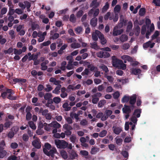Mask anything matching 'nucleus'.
Segmentation results:
<instances>
[{
  "instance_id": "nucleus-1",
  "label": "nucleus",
  "mask_w": 160,
  "mask_h": 160,
  "mask_svg": "<svg viewBox=\"0 0 160 160\" xmlns=\"http://www.w3.org/2000/svg\"><path fill=\"white\" fill-rule=\"evenodd\" d=\"M0 92H2L0 97L3 99H5L7 98L10 100H15L17 98V96L12 95L14 93V92L12 89L5 88L3 89L0 90Z\"/></svg>"
},
{
  "instance_id": "nucleus-2",
  "label": "nucleus",
  "mask_w": 160,
  "mask_h": 160,
  "mask_svg": "<svg viewBox=\"0 0 160 160\" xmlns=\"http://www.w3.org/2000/svg\"><path fill=\"white\" fill-rule=\"evenodd\" d=\"M55 143L58 148L64 149L67 147L68 143L64 140H55Z\"/></svg>"
},
{
  "instance_id": "nucleus-3",
  "label": "nucleus",
  "mask_w": 160,
  "mask_h": 160,
  "mask_svg": "<svg viewBox=\"0 0 160 160\" xmlns=\"http://www.w3.org/2000/svg\"><path fill=\"white\" fill-rule=\"evenodd\" d=\"M97 56L100 58H108L110 56L109 53L105 51H100L97 53Z\"/></svg>"
},
{
  "instance_id": "nucleus-4",
  "label": "nucleus",
  "mask_w": 160,
  "mask_h": 160,
  "mask_svg": "<svg viewBox=\"0 0 160 160\" xmlns=\"http://www.w3.org/2000/svg\"><path fill=\"white\" fill-rule=\"evenodd\" d=\"M137 96L136 94H133L132 96L130 97V99L129 100V103L131 107L134 108L135 107L134 105L136 102Z\"/></svg>"
},
{
  "instance_id": "nucleus-5",
  "label": "nucleus",
  "mask_w": 160,
  "mask_h": 160,
  "mask_svg": "<svg viewBox=\"0 0 160 160\" xmlns=\"http://www.w3.org/2000/svg\"><path fill=\"white\" fill-rule=\"evenodd\" d=\"M57 152L56 148L54 147H53L48 151L45 154L48 156H51L52 157H54V155Z\"/></svg>"
},
{
  "instance_id": "nucleus-6",
  "label": "nucleus",
  "mask_w": 160,
  "mask_h": 160,
  "mask_svg": "<svg viewBox=\"0 0 160 160\" xmlns=\"http://www.w3.org/2000/svg\"><path fill=\"white\" fill-rule=\"evenodd\" d=\"M122 60L118 59L114 56L112 58V64L114 67H118L120 65Z\"/></svg>"
},
{
  "instance_id": "nucleus-7",
  "label": "nucleus",
  "mask_w": 160,
  "mask_h": 160,
  "mask_svg": "<svg viewBox=\"0 0 160 160\" xmlns=\"http://www.w3.org/2000/svg\"><path fill=\"white\" fill-rule=\"evenodd\" d=\"M124 108L122 109L123 112L125 114H129L131 112V109H133L132 107H131V106H128L125 104Z\"/></svg>"
},
{
  "instance_id": "nucleus-8",
  "label": "nucleus",
  "mask_w": 160,
  "mask_h": 160,
  "mask_svg": "<svg viewBox=\"0 0 160 160\" xmlns=\"http://www.w3.org/2000/svg\"><path fill=\"white\" fill-rule=\"evenodd\" d=\"M32 145L33 147L38 149L41 147V142L39 139L37 138L33 140L32 142Z\"/></svg>"
},
{
  "instance_id": "nucleus-9",
  "label": "nucleus",
  "mask_w": 160,
  "mask_h": 160,
  "mask_svg": "<svg viewBox=\"0 0 160 160\" xmlns=\"http://www.w3.org/2000/svg\"><path fill=\"white\" fill-rule=\"evenodd\" d=\"M118 28L114 27L112 31V35L114 36H117L120 35L123 32V30L122 29H118Z\"/></svg>"
},
{
  "instance_id": "nucleus-10",
  "label": "nucleus",
  "mask_w": 160,
  "mask_h": 160,
  "mask_svg": "<svg viewBox=\"0 0 160 160\" xmlns=\"http://www.w3.org/2000/svg\"><path fill=\"white\" fill-rule=\"evenodd\" d=\"M101 34V32L98 30H96L95 32L92 33V39L95 41H96L98 40V37Z\"/></svg>"
},
{
  "instance_id": "nucleus-11",
  "label": "nucleus",
  "mask_w": 160,
  "mask_h": 160,
  "mask_svg": "<svg viewBox=\"0 0 160 160\" xmlns=\"http://www.w3.org/2000/svg\"><path fill=\"white\" fill-rule=\"evenodd\" d=\"M78 156V154L76 152L73 150H72L69 152V159L73 160L75 158Z\"/></svg>"
},
{
  "instance_id": "nucleus-12",
  "label": "nucleus",
  "mask_w": 160,
  "mask_h": 160,
  "mask_svg": "<svg viewBox=\"0 0 160 160\" xmlns=\"http://www.w3.org/2000/svg\"><path fill=\"white\" fill-rule=\"evenodd\" d=\"M121 58L123 60L124 62L125 63H127V61L130 62H133L132 58L128 55H123L121 57Z\"/></svg>"
},
{
  "instance_id": "nucleus-13",
  "label": "nucleus",
  "mask_w": 160,
  "mask_h": 160,
  "mask_svg": "<svg viewBox=\"0 0 160 160\" xmlns=\"http://www.w3.org/2000/svg\"><path fill=\"white\" fill-rule=\"evenodd\" d=\"M155 43L154 42L151 43V41H149L143 44V47L144 48H147L149 47L150 48H152L154 46Z\"/></svg>"
},
{
  "instance_id": "nucleus-14",
  "label": "nucleus",
  "mask_w": 160,
  "mask_h": 160,
  "mask_svg": "<svg viewBox=\"0 0 160 160\" xmlns=\"http://www.w3.org/2000/svg\"><path fill=\"white\" fill-rule=\"evenodd\" d=\"M44 146V148H43V151L44 154L52 148L51 144L48 142L45 143Z\"/></svg>"
},
{
  "instance_id": "nucleus-15",
  "label": "nucleus",
  "mask_w": 160,
  "mask_h": 160,
  "mask_svg": "<svg viewBox=\"0 0 160 160\" xmlns=\"http://www.w3.org/2000/svg\"><path fill=\"white\" fill-rule=\"evenodd\" d=\"M142 112V109L141 108L137 109H135L133 113V116H135L138 118H139L141 116Z\"/></svg>"
},
{
  "instance_id": "nucleus-16",
  "label": "nucleus",
  "mask_w": 160,
  "mask_h": 160,
  "mask_svg": "<svg viewBox=\"0 0 160 160\" xmlns=\"http://www.w3.org/2000/svg\"><path fill=\"white\" fill-rule=\"evenodd\" d=\"M99 38L101 41V43L102 44L104 45L107 43V40L104 38L103 34L102 33L99 36Z\"/></svg>"
},
{
  "instance_id": "nucleus-17",
  "label": "nucleus",
  "mask_w": 160,
  "mask_h": 160,
  "mask_svg": "<svg viewBox=\"0 0 160 160\" xmlns=\"http://www.w3.org/2000/svg\"><path fill=\"white\" fill-rule=\"evenodd\" d=\"M49 81L53 83V84L58 86V85H60L59 84L61 82L60 81L57 80L55 78L53 77H52L50 78Z\"/></svg>"
},
{
  "instance_id": "nucleus-18",
  "label": "nucleus",
  "mask_w": 160,
  "mask_h": 160,
  "mask_svg": "<svg viewBox=\"0 0 160 160\" xmlns=\"http://www.w3.org/2000/svg\"><path fill=\"white\" fill-rule=\"evenodd\" d=\"M113 132L117 135L119 134L122 131V129L119 127L113 126L112 127Z\"/></svg>"
},
{
  "instance_id": "nucleus-19",
  "label": "nucleus",
  "mask_w": 160,
  "mask_h": 160,
  "mask_svg": "<svg viewBox=\"0 0 160 160\" xmlns=\"http://www.w3.org/2000/svg\"><path fill=\"white\" fill-rule=\"evenodd\" d=\"M132 74L137 75L141 72V71L140 69L132 68L131 69Z\"/></svg>"
},
{
  "instance_id": "nucleus-20",
  "label": "nucleus",
  "mask_w": 160,
  "mask_h": 160,
  "mask_svg": "<svg viewBox=\"0 0 160 160\" xmlns=\"http://www.w3.org/2000/svg\"><path fill=\"white\" fill-rule=\"evenodd\" d=\"M97 19L94 17L92 18L90 21V24L93 27H95L97 24Z\"/></svg>"
},
{
  "instance_id": "nucleus-21",
  "label": "nucleus",
  "mask_w": 160,
  "mask_h": 160,
  "mask_svg": "<svg viewBox=\"0 0 160 160\" xmlns=\"http://www.w3.org/2000/svg\"><path fill=\"white\" fill-rule=\"evenodd\" d=\"M133 25L131 21H129L128 23V26L127 27L126 32H129L132 28Z\"/></svg>"
},
{
  "instance_id": "nucleus-22",
  "label": "nucleus",
  "mask_w": 160,
  "mask_h": 160,
  "mask_svg": "<svg viewBox=\"0 0 160 160\" xmlns=\"http://www.w3.org/2000/svg\"><path fill=\"white\" fill-rule=\"evenodd\" d=\"M61 87L62 86L61 85H58L56 87L55 89L52 91V93L56 94H58L60 92L59 90H60Z\"/></svg>"
},
{
  "instance_id": "nucleus-23",
  "label": "nucleus",
  "mask_w": 160,
  "mask_h": 160,
  "mask_svg": "<svg viewBox=\"0 0 160 160\" xmlns=\"http://www.w3.org/2000/svg\"><path fill=\"white\" fill-rule=\"evenodd\" d=\"M99 3L97 2V0H93L90 4V6H94L95 8H97L99 6Z\"/></svg>"
},
{
  "instance_id": "nucleus-24",
  "label": "nucleus",
  "mask_w": 160,
  "mask_h": 160,
  "mask_svg": "<svg viewBox=\"0 0 160 160\" xmlns=\"http://www.w3.org/2000/svg\"><path fill=\"white\" fill-rule=\"evenodd\" d=\"M60 154L62 158L64 159H67L68 157L67 152L63 150L61 151Z\"/></svg>"
},
{
  "instance_id": "nucleus-25",
  "label": "nucleus",
  "mask_w": 160,
  "mask_h": 160,
  "mask_svg": "<svg viewBox=\"0 0 160 160\" xmlns=\"http://www.w3.org/2000/svg\"><path fill=\"white\" fill-rule=\"evenodd\" d=\"M130 97L128 96L124 95L122 99V102L123 103L128 102L130 99Z\"/></svg>"
},
{
  "instance_id": "nucleus-26",
  "label": "nucleus",
  "mask_w": 160,
  "mask_h": 160,
  "mask_svg": "<svg viewBox=\"0 0 160 160\" xmlns=\"http://www.w3.org/2000/svg\"><path fill=\"white\" fill-rule=\"evenodd\" d=\"M128 39V36L125 34H122L120 37V41L122 42L126 41Z\"/></svg>"
},
{
  "instance_id": "nucleus-27",
  "label": "nucleus",
  "mask_w": 160,
  "mask_h": 160,
  "mask_svg": "<svg viewBox=\"0 0 160 160\" xmlns=\"http://www.w3.org/2000/svg\"><path fill=\"white\" fill-rule=\"evenodd\" d=\"M121 7L120 5H117L115 6L114 8V12L115 13H118L120 11Z\"/></svg>"
},
{
  "instance_id": "nucleus-28",
  "label": "nucleus",
  "mask_w": 160,
  "mask_h": 160,
  "mask_svg": "<svg viewBox=\"0 0 160 160\" xmlns=\"http://www.w3.org/2000/svg\"><path fill=\"white\" fill-rule=\"evenodd\" d=\"M69 105L68 102L64 103L62 105V108L64 109L66 111H69L71 108L69 107Z\"/></svg>"
},
{
  "instance_id": "nucleus-29",
  "label": "nucleus",
  "mask_w": 160,
  "mask_h": 160,
  "mask_svg": "<svg viewBox=\"0 0 160 160\" xmlns=\"http://www.w3.org/2000/svg\"><path fill=\"white\" fill-rule=\"evenodd\" d=\"M48 109H45L43 110L42 108L40 109L39 111V113H41L42 115L45 116L48 113Z\"/></svg>"
},
{
  "instance_id": "nucleus-30",
  "label": "nucleus",
  "mask_w": 160,
  "mask_h": 160,
  "mask_svg": "<svg viewBox=\"0 0 160 160\" xmlns=\"http://www.w3.org/2000/svg\"><path fill=\"white\" fill-rule=\"evenodd\" d=\"M61 99L59 97H54L53 99V102L56 104L59 103L61 101Z\"/></svg>"
},
{
  "instance_id": "nucleus-31",
  "label": "nucleus",
  "mask_w": 160,
  "mask_h": 160,
  "mask_svg": "<svg viewBox=\"0 0 160 160\" xmlns=\"http://www.w3.org/2000/svg\"><path fill=\"white\" fill-rule=\"evenodd\" d=\"M7 154V151L4 150H0V158L4 157Z\"/></svg>"
},
{
  "instance_id": "nucleus-32",
  "label": "nucleus",
  "mask_w": 160,
  "mask_h": 160,
  "mask_svg": "<svg viewBox=\"0 0 160 160\" xmlns=\"http://www.w3.org/2000/svg\"><path fill=\"white\" fill-rule=\"evenodd\" d=\"M107 73H104L105 77L108 80L109 82H112L113 81L114 78L111 76L108 75Z\"/></svg>"
},
{
  "instance_id": "nucleus-33",
  "label": "nucleus",
  "mask_w": 160,
  "mask_h": 160,
  "mask_svg": "<svg viewBox=\"0 0 160 160\" xmlns=\"http://www.w3.org/2000/svg\"><path fill=\"white\" fill-rule=\"evenodd\" d=\"M52 94L50 93H46L44 95V99L47 100H48L49 99L52 98Z\"/></svg>"
},
{
  "instance_id": "nucleus-34",
  "label": "nucleus",
  "mask_w": 160,
  "mask_h": 160,
  "mask_svg": "<svg viewBox=\"0 0 160 160\" xmlns=\"http://www.w3.org/2000/svg\"><path fill=\"white\" fill-rule=\"evenodd\" d=\"M81 45L78 43H73L71 45V47L72 48H77L80 47Z\"/></svg>"
},
{
  "instance_id": "nucleus-35",
  "label": "nucleus",
  "mask_w": 160,
  "mask_h": 160,
  "mask_svg": "<svg viewBox=\"0 0 160 160\" xmlns=\"http://www.w3.org/2000/svg\"><path fill=\"white\" fill-rule=\"evenodd\" d=\"M28 124L29 127L32 129L35 130L36 128V127L33 122L29 121L28 122Z\"/></svg>"
},
{
  "instance_id": "nucleus-36",
  "label": "nucleus",
  "mask_w": 160,
  "mask_h": 160,
  "mask_svg": "<svg viewBox=\"0 0 160 160\" xmlns=\"http://www.w3.org/2000/svg\"><path fill=\"white\" fill-rule=\"evenodd\" d=\"M146 12V9L144 8H141L139 11V15L141 16L144 15Z\"/></svg>"
},
{
  "instance_id": "nucleus-37",
  "label": "nucleus",
  "mask_w": 160,
  "mask_h": 160,
  "mask_svg": "<svg viewBox=\"0 0 160 160\" xmlns=\"http://www.w3.org/2000/svg\"><path fill=\"white\" fill-rule=\"evenodd\" d=\"M89 64L87 65V67L88 68H90V70L91 71H93L97 69V68L94 66L92 64Z\"/></svg>"
},
{
  "instance_id": "nucleus-38",
  "label": "nucleus",
  "mask_w": 160,
  "mask_h": 160,
  "mask_svg": "<svg viewBox=\"0 0 160 160\" xmlns=\"http://www.w3.org/2000/svg\"><path fill=\"white\" fill-rule=\"evenodd\" d=\"M63 128L66 130H71L72 129V127L68 124H65L63 125Z\"/></svg>"
},
{
  "instance_id": "nucleus-39",
  "label": "nucleus",
  "mask_w": 160,
  "mask_h": 160,
  "mask_svg": "<svg viewBox=\"0 0 160 160\" xmlns=\"http://www.w3.org/2000/svg\"><path fill=\"white\" fill-rule=\"evenodd\" d=\"M99 151V149L98 148L95 147H93L91 149V153L92 154H95L97 152H98Z\"/></svg>"
},
{
  "instance_id": "nucleus-40",
  "label": "nucleus",
  "mask_w": 160,
  "mask_h": 160,
  "mask_svg": "<svg viewBox=\"0 0 160 160\" xmlns=\"http://www.w3.org/2000/svg\"><path fill=\"white\" fill-rule=\"evenodd\" d=\"M100 68L105 72V73H107L109 71L108 68L104 65L101 66Z\"/></svg>"
},
{
  "instance_id": "nucleus-41",
  "label": "nucleus",
  "mask_w": 160,
  "mask_h": 160,
  "mask_svg": "<svg viewBox=\"0 0 160 160\" xmlns=\"http://www.w3.org/2000/svg\"><path fill=\"white\" fill-rule=\"evenodd\" d=\"M38 58V56L36 55H34V54H32L31 56H30L28 58V60L29 61L33 60H36Z\"/></svg>"
},
{
  "instance_id": "nucleus-42",
  "label": "nucleus",
  "mask_w": 160,
  "mask_h": 160,
  "mask_svg": "<svg viewBox=\"0 0 160 160\" xmlns=\"http://www.w3.org/2000/svg\"><path fill=\"white\" fill-rule=\"evenodd\" d=\"M24 3L26 6V7L27 8V11L29 12L30 11L29 10V8L31 6V3L27 1H25L24 2Z\"/></svg>"
},
{
  "instance_id": "nucleus-43",
  "label": "nucleus",
  "mask_w": 160,
  "mask_h": 160,
  "mask_svg": "<svg viewBox=\"0 0 160 160\" xmlns=\"http://www.w3.org/2000/svg\"><path fill=\"white\" fill-rule=\"evenodd\" d=\"M69 20L70 22H74L76 21V18L73 14H72L70 16Z\"/></svg>"
},
{
  "instance_id": "nucleus-44",
  "label": "nucleus",
  "mask_w": 160,
  "mask_h": 160,
  "mask_svg": "<svg viewBox=\"0 0 160 160\" xmlns=\"http://www.w3.org/2000/svg\"><path fill=\"white\" fill-rule=\"evenodd\" d=\"M92 102L93 104H97L99 101V98L96 97H93L92 95Z\"/></svg>"
},
{
  "instance_id": "nucleus-45",
  "label": "nucleus",
  "mask_w": 160,
  "mask_h": 160,
  "mask_svg": "<svg viewBox=\"0 0 160 160\" xmlns=\"http://www.w3.org/2000/svg\"><path fill=\"white\" fill-rule=\"evenodd\" d=\"M5 143L4 141L2 140L0 143V150H4L5 146Z\"/></svg>"
},
{
  "instance_id": "nucleus-46",
  "label": "nucleus",
  "mask_w": 160,
  "mask_h": 160,
  "mask_svg": "<svg viewBox=\"0 0 160 160\" xmlns=\"http://www.w3.org/2000/svg\"><path fill=\"white\" fill-rule=\"evenodd\" d=\"M109 8V4L108 2H106L105 5L103 6L102 8V11L103 12H106Z\"/></svg>"
},
{
  "instance_id": "nucleus-47",
  "label": "nucleus",
  "mask_w": 160,
  "mask_h": 160,
  "mask_svg": "<svg viewBox=\"0 0 160 160\" xmlns=\"http://www.w3.org/2000/svg\"><path fill=\"white\" fill-rule=\"evenodd\" d=\"M14 53L16 55H20L22 53V50L21 49L18 50L16 48H14Z\"/></svg>"
},
{
  "instance_id": "nucleus-48",
  "label": "nucleus",
  "mask_w": 160,
  "mask_h": 160,
  "mask_svg": "<svg viewBox=\"0 0 160 160\" xmlns=\"http://www.w3.org/2000/svg\"><path fill=\"white\" fill-rule=\"evenodd\" d=\"M135 34L136 35L138 36V35L140 30V28L138 25H137L135 28Z\"/></svg>"
},
{
  "instance_id": "nucleus-49",
  "label": "nucleus",
  "mask_w": 160,
  "mask_h": 160,
  "mask_svg": "<svg viewBox=\"0 0 160 160\" xmlns=\"http://www.w3.org/2000/svg\"><path fill=\"white\" fill-rule=\"evenodd\" d=\"M159 35V32L158 31H155L154 34L152 36V40L154 39L157 38Z\"/></svg>"
},
{
  "instance_id": "nucleus-50",
  "label": "nucleus",
  "mask_w": 160,
  "mask_h": 160,
  "mask_svg": "<svg viewBox=\"0 0 160 160\" xmlns=\"http://www.w3.org/2000/svg\"><path fill=\"white\" fill-rule=\"evenodd\" d=\"M93 83V81L91 79H88L86 81H84L83 82V84H86L87 85H89L92 84Z\"/></svg>"
},
{
  "instance_id": "nucleus-51",
  "label": "nucleus",
  "mask_w": 160,
  "mask_h": 160,
  "mask_svg": "<svg viewBox=\"0 0 160 160\" xmlns=\"http://www.w3.org/2000/svg\"><path fill=\"white\" fill-rule=\"evenodd\" d=\"M106 103L105 100H100L98 103V107L101 108Z\"/></svg>"
},
{
  "instance_id": "nucleus-52",
  "label": "nucleus",
  "mask_w": 160,
  "mask_h": 160,
  "mask_svg": "<svg viewBox=\"0 0 160 160\" xmlns=\"http://www.w3.org/2000/svg\"><path fill=\"white\" fill-rule=\"evenodd\" d=\"M61 127V125L57 121L53 122V127L55 128H59Z\"/></svg>"
},
{
  "instance_id": "nucleus-53",
  "label": "nucleus",
  "mask_w": 160,
  "mask_h": 160,
  "mask_svg": "<svg viewBox=\"0 0 160 160\" xmlns=\"http://www.w3.org/2000/svg\"><path fill=\"white\" fill-rule=\"evenodd\" d=\"M122 154L125 158H126L127 159L128 158L129 155L128 152L127 151H122Z\"/></svg>"
},
{
  "instance_id": "nucleus-54",
  "label": "nucleus",
  "mask_w": 160,
  "mask_h": 160,
  "mask_svg": "<svg viewBox=\"0 0 160 160\" xmlns=\"http://www.w3.org/2000/svg\"><path fill=\"white\" fill-rule=\"evenodd\" d=\"M107 133V131L105 130H103L99 133V136L101 137H103L106 135Z\"/></svg>"
},
{
  "instance_id": "nucleus-55",
  "label": "nucleus",
  "mask_w": 160,
  "mask_h": 160,
  "mask_svg": "<svg viewBox=\"0 0 160 160\" xmlns=\"http://www.w3.org/2000/svg\"><path fill=\"white\" fill-rule=\"evenodd\" d=\"M36 133L38 135H42L44 133V131L42 129L38 128L36 131Z\"/></svg>"
},
{
  "instance_id": "nucleus-56",
  "label": "nucleus",
  "mask_w": 160,
  "mask_h": 160,
  "mask_svg": "<svg viewBox=\"0 0 160 160\" xmlns=\"http://www.w3.org/2000/svg\"><path fill=\"white\" fill-rule=\"evenodd\" d=\"M46 87L47 88H44V90L47 92H49L50 91L53 89L50 85L47 84L46 85Z\"/></svg>"
},
{
  "instance_id": "nucleus-57",
  "label": "nucleus",
  "mask_w": 160,
  "mask_h": 160,
  "mask_svg": "<svg viewBox=\"0 0 160 160\" xmlns=\"http://www.w3.org/2000/svg\"><path fill=\"white\" fill-rule=\"evenodd\" d=\"M82 28L81 27H78L75 29V31L78 33H80L82 31Z\"/></svg>"
},
{
  "instance_id": "nucleus-58",
  "label": "nucleus",
  "mask_w": 160,
  "mask_h": 160,
  "mask_svg": "<svg viewBox=\"0 0 160 160\" xmlns=\"http://www.w3.org/2000/svg\"><path fill=\"white\" fill-rule=\"evenodd\" d=\"M15 12L14 9L11 8V7L10 8L8 12V15L9 16H12L13 15Z\"/></svg>"
},
{
  "instance_id": "nucleus-59",
  "label": "nucleus",
  "mask_w": 160,
  "mask_h": 160,
  "mask_svg": "<svg viewBox=\"0 0 160 160\" xmlns=\"http://www.w3.org/2000/svg\"><path fill=\"white\" fill-rule=\"evenodd\" d=\"M9 34L11 37V38L13 39L15 38V36L14 35V31L13 30H10L9 31Z\"/></svg>"
},
{
  "instance_id": "nucleus-60",
  "label": "nucleus",
  "mask_w": 160,
  "mask_h": 160,
  "mask_svg": "<svg viewBox=\"0 0 160 160\" xmlns=\"http://www.w3.org/2000/svg\"><path fill=\"white\" fill-rule=\"evenodd\" d=\"M44 129L48 131H49L50 130L51 128L48 126V124L46 122L44 123Z\"/></svg>"
},
{
  "instance_id": "nucleus-61",
  "label": "nucleus",
  "mask_w": 160,
  "mask_h": 160,
  "mask_svg": "<svg viewBox=\"0 0 160 160\" xmlns=\"http://www.w3.org/2000/svg\"><path fill=\"white\" fill-rule=\"evenodd\" d=\"M83 12L82 10H79L77 12L76 14V16L78 18H79L81 17L83 15Z\"/></svg>"
},
{
  "instance_id": "nucleus-62",
  "label": "nucleus",
  "mask_w": 160,
  "mask_h": 160,
  "mask_svg": "<svg viewBox=\"0 0 160 160\" xmlns=\"http://www.w3.org/2000/svg\"><path fill=\"white\" fill-rule=\"evenodd\" d=\"M29 137L26 134H24L22 136V139L24 141L27 142L28 141L29 139Z\"/></svg>"
},
{
  "instance_id": "nucleus-63",
  "label": "nucleus",
  "mask_w": 160,
  "mask_h": 160,
  "mask_svg": "<svg viewBox=\"0 0 160 160\" xmlns=\"http://www.w3.org/2000/svg\"><path fill=\"white\" fill-rule=\"evenodd\" d=\"M8 160H18L17 157L14 155H11L8 158Z\"/></svg>"
},
{
  "instance_id": "nucleus-64",
  "label": "nucleus",
  "mask_w": 160,
  "mask_h": 160,
  "mask_svg": "<svg viewBox=\"0 0 160 160\" xmlns=\"http://www.w3.org/2000/svg\"><path fill=\"white\" fill-rule=\"evenodd\" d=\"M152 2L156 6L160 7V0H153Z\"/></svg>"
}]
</instances>
